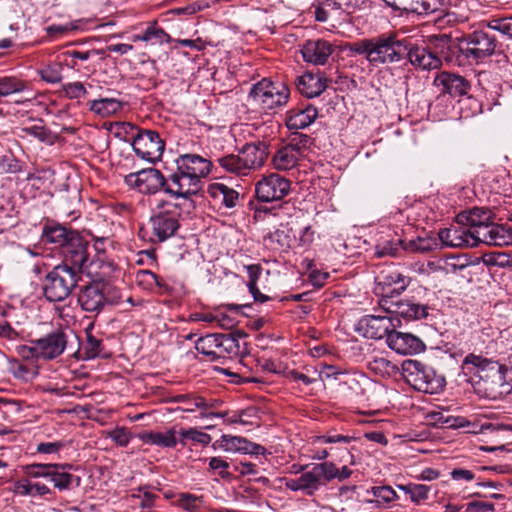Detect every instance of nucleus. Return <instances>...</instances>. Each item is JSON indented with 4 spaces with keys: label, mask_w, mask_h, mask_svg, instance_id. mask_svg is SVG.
Here are the masks:
<instances>
[{
    "label": "nucleus",
    "mask_w": 512,
    "mask_h": 512,
    "mask_svg": "<svg viewBox=\"0 0 512 512\" xmlns=\"http://www.w3.org/2000/svg\"><path fill=\"white\" fill-rule=\"evenodd\" d=\"M176 169L169 173L170 185L179 200L193 201L202 186V179L211 171L212 163L198 154H181L175 159Z\"/></svg>",
    "instance_id": "1"
},
{
    "label": "nucleus",
    "mask_w": 512,
    "mask_h": 512,
    "mask_svg": "<svg viewBox=\"0 0 512 512\" xmlns=\"http://www.w3.org/2000/svg\"><path fill=\"white\" fill-rule=\"evenodd\" d=\"M193 207V201L159 200L149 218L150 241L162 243L173 237L180 228L183 209Z\"/></svg>",
    "instance_id": "2"
},
{
    "label": "nucleus",
    "mask_w": 512,
    "mask_h": 512,
    "mask_svg": "<svg viewBox=\"0 0 512 512\" xmlns=\"http://www.w3.org/2000/svg\"><path fill=\"white\" fill-rule=\"evenodd\" d=\"M460 52L463 66L479 64L486 58L502 52V44L487 28L486 21H482L478 29L460 37Z\"/></svg>",
    "instance_id": "3"
},
{
    "label": "nucleus",
    "mask_w": 512,
    "mask_h": 512,
    "mask_svg": "<svg viewBox=\"0 0 512 512\" xmlns=\"http://www.w3.org/2000/svg\"><path fill=\"white\" fill-rule=\"evenodd\" d=\"M410 284V277L397 271H389L386 275V320L392 328L401 326V318L409 321L412 303L394 301L393 298L402 294Z\"/></svg>",
    "instance_id": "4"
},
{
    "label": "nucleus",
    "mask_w": 512,
    "mask_h": 512,
    "mask_svg": "<svg viewBox=\"0 0 512 512\" xmlns=\"http://www.w3.org/2000/svg\"><path fill=\"white\" fill-rule=\"evenodd\" d=\"M117 288L105 281H92L80 287L78 303L82 310L98 315L107 305L117 304L120 300Z\"/></svg>",
    "instance_id": "5"
},
{
    "label": "nucleus",
    "mask_w": 512,
    "mask_h": 512,
    "mask_svg": "<svg viewBox=\"0 0 512 512\" xmlns=\"http://www.w3.org/2000/svg\"><path fill=\"white\" fill-rule=\"evenodd\" d=\"M289 96L290 91L284 83L264 78L252 85L248 94V102L269 112L286 105Z\"/></svg>",
    "instance_id": "6"
},
{
    "label": "nucleus",
    "mask_w": 512,
    "mask_h": 512,
    "mask_svg": "<svg viewBox=\"0 0 512 512\" xmlns=\"http://www.w3.org/2000/svg\"><path fill=\"white\" fill-rule=\"evenodd\" d=\"M124 182L144 195L163 192L172 199L179 200L175 188L170 185L169 174L165 176L160 170L153 167L126 175Z\"/></svg>",
    "instance_id": "7"
},
{
    "label": "nucleus",
    "mask_w": 512,
    "mask_h": 512,
    "mask_svg": "<svg viewBox=\"0 0 512 512\" xmlns=\"http://www.w3.org/2000/svg\"><path fill=\"white\" fill-rule=\"evenodd\" d=\"M81 280V274L66 265H56L43 282V292L49 302L65 300Z\"/></svg>",
    "instance_id": "8"
},
{
    "label": "nucleus",
    "mask_w": 512,
    "mask_h": 512,
    "mask_svg": "<svg viewBox=\"0 0 512 512\" xmlns=\"http://www.w3.org/2000/svg\"><path fill=\"white\" fill-rule=\"evenodd\" d=\"M402 370L407 381L418 391L437 394L445 387L446 381L444 376L438 374L432 366L420 361H404Z\"/></svg>",
    "instance_id": "9"
},
{
    "label": "nucleus",
    "mask_w": 512,
    "mask_h": 512,
    "mask_svg": "<svg viewBox=\"0 0 512 512\" xmlns=\"http://www.w3.org/2000/svg\"><path fill=\"white\" fill-rule=\"evenodd\" d=\"M512 376V369L493 361L483 373H480V386L488 398L496 399L509 390L508 377Z\"/></svg>",
    "instance_id": "10"
},
{
    "label": "nucleus",
    "mask_w": 512,
    "mask_h": 512,
    "mask_svg": "<svg viewBox=\"0 0 512 512\" xmlns=\"http://www.w3.org/2000/svg\"><path fill=\"white\" fill-rule=\"evenodd\" d=\"M131 145L139 158L151 163L159 160L165 149L164 141L155 130H139Z\"/></svg>",
    "instance_id": "11"
},
{
    "label": "nucleus",
    "mask_w": 512,
    "mask_h": 512,
    "mask_svg": "<svg viewBox=\"0 0 512 512\" xmlns=\"http://www.w3.org/2000/svg\"><path fill=\"white\" fill-rule=\"evenodd\" d=\"M88 246V241L79 232L73 234L70 241L59 252L63 258L60 265H66L68 268L82 274L89 261Z\"/></svg>",
    "instance_id": "12"
},
{
    "label": "nucleus",
    "mask_w": 512,
    "mask_h": 512,
    "mask_svg": "<svg viewBox=\"0 0 512 512\" xmlns=\"http://www.w3.org/2000/svg\"><path fill=\"white\" fill-rule=\"evenodd\" d=\"M290 191V181L279 174H270L255 187L257 199L262 202L281 200Z\"/></svg>",
    "instance_id": "13"
},
{
    "label": "nucleus",
    "mask_w": 512,
    "mask_h": 512,
    "mask_svg": "<svg viewBox=\"0 0 512 512\" xmlns=\"http://www.w3.org/2000/svg\"><path fill=\"white\" fill-rule=\"evenodd\" d=\"M386 344L401 355L418 354L426 349L424 342L419 337L411 333L396 331L394 328L389 331L387 327Z\"/></svg>",
    "instance_id": "14"
},
{
    "label": "nucleus",
    "mask_w": 512,
    "mask_h": 512,
    "mask_svg": "<svg viewBox=\"0 0 512 512\" xmlns=\"http://www.w3.org/2000/svg\"><path fill=\"white\" fill-rule=\"evenodd\" d=\"M430 47L440 60L448 64L463 66L462 53L460 52V37L452 38L450 35L441 34L431 39Z\"/></svg>",
    "instance_id": "15"
},
{
    "label": "nucleus",
    "mask_w": 512,
    "mask_h": 512,
    "mask_svg": "<svg viewBox=\"0 0 512 512\" xmlns=\"http://www.w3.org/2000/svg\"><path fill=\"white\" fill-rule=\"evenodd\" d=\"M38 351L41 352V360L51 361L58 358L65 351L68 344V335L57 328L37 339Z\"/></svg>",
    "instance_id": "16"
},
{
    "label": "nucleus",
    "mask_w": 512,
    "mask_h": 512,
    "mask_svg": "<svg viewBox=\"0 0 512 512\" xmlns=\"http://www.w3.org/2000/svg\"><path fill=\"white\" fill-rule=\"evenodd\" d=\"M441 93L449 94L452 97H461L468 95L471 84L464 77L457 73L442 71L438 73L433 81Z\"/></svg>",
    "instance_id": "17"
},
{
    "label": "nucleus",
    "mask_w": 512,
    "mask_h": 512,
    "mask_svg": "<svg viewBox=\"0 0 512 512\" xmlns=\"http://www.w3.org/2000/svg\"><path fill=\"white\" fill-rule=\"evenodd\" d=\"M333 51L334 46L324 39L307 40L301 48L304 61L313 65H325Z\"/></svg>",
    "instance_id": "18"
},
{
    "label": "nucleus",
    "mask_w": 512,
    "mask_h": 512,
    "mask_svg": "<svg viewBox=\"0 0 512 512\" xmlns=\"http://www.w3.org/2000/svg\"><path fill=\"white\" fill-rule=\"evenodd\" d=\"M439 239L447 247H476L477 239L465 225L458 224L450 228L440 230Z\"/></svg>",
    "instance_id": "19"
},
{
    "label": "nucleus",
    "mask_w": 512,
    "mask_h": 512,
    "mask_svg": "<svg viewBox=\"0 0 512 512\" xmlns=\"http://www.w3.org/2000/svg\"><path fill=\"white\" fill-rule=\"evenodd\" d=\"M48 480L53 483L55 489L60 492L78 488L81 485V477L70 473L74 469L72 464L53 463Z\"/></svg>",
    "instance_id": "20"
},
{
    "label": "nucleus",
    "mask_w": 512,
    "mask_h": 512,
    "mask_svg": "<svg viewBox=\"0 0 512 512\" xmlns=\"http://www.w3.org/2000/svg\"><path fill=\"white\" fill-rule=\"evenodd\" d=\"M216 445L228 452H240L250 455H264L266 452L265 447L262 445L253 443L241 436L222 435L213 446L216 447Z\"/></svg>",
    "instance_id": "21"
},
{
    "label": "nucleus",
    "mask_w": 512,
    "mask_h": 512,
    "mask_svg": "<svg viewBox=\"0 0 512 512\" xmlns=\"http://www.w3.org/2000/svg\"><path fill=\"white\" fill-rule=\"evenodd\" d=\"M491 219V210L481 207L462 211L456 216L457 224L465 225L474 236H477V231H482L483 227H487L492 222Z\"/></svg>",
    "instance_id": "22"
},
{
    "label": "nucleus",
    "mask_w": 512,
    "mask_h": 512,
    "mask_svg": "<svg viewBox=\"0 0 512 512\" xmlns=\"http://www.w3.org/2000/svg\"><path fill=\"white\" fill-rule=\"evenodd\" d=\"M477 246L484 243L491 246H506L512 243V232L503 225L491 222L482 231H477Z\"/></svg>",
    "instance_id": "23"
},
{
    "label": "nucleus",
    "mask_w": 512,
    "mask_h": 512,
    "mask_svg": "<svg viewBox=\"0 0 512 512\" xmlns=\"http://www.w3.org/2000/svg\"><path fill=\"white\" fill-rule=\"evenodd\" d=\"M270 145L266 141H257L245 144L240 150L244 166L247 170L261 167L266 161L270 151Z\"/></svg>",
    "instance_id": "24"
},
{
    "label": "nucleus",
    "mask_w": 512,
    "mask_h": 512,
    "mask_svg": "<svg viewBox=\"0 0 512 512\" xmlns=\"http://www.w3.org/2000/svg\"><path fill=\"white\" fill-rule=\"evenodd\" d=\"M78 231L63 226L58 223L45 224L42 230L41 240L45 244H52L54 249H58L59 252L66 246V243L70 241L73 234Z\"/></svg>",
    "instance_id": "25"
},
{
    "label": "nucleus",
    "mask_w": 512,
    "mask_h": 512,
    "mask_svg": "<svg viewBox=\"0 0 512 512\" xmlns=\"http://www.w3.org/2000/svg\"><path fill=\"white\" fill-rule=\"evenodd\" d=\"M295 84L302 95L313 98L327 88V79L320 73L306 72L297 77Z\"/></svg>",
    "instance_id": "26"
},
{
    "label": "nucleus",
    "mask_w": 512,
    "mask_h": 512,
    "mask_svg": "<svg viewBox=\"0 0 512 512\" xmlns=\"http://www.w3.org/2000/svg\"><path fill=\"white\" fill-rule=\"evenodd\" d=\"M431 248L432 241L426 238H417L409 243H404L400 237L386 241V255L393 257H399L407 250L426 253Z\"/></svg>",
    "instance_id": "27"
},
{
    "label": "nucleus",
    "mask_w": 512,
    "mask_h": 512,
    "mask_svg": "<svg viewBox=\"0 0 512 512\" xmlns=\"http://www.w3.org/2000/svg\"><path fill=\"white\" fill-rule=\"evenodd\" d=\"M208 194L219 209H232L239 204V192L223 183L210 184Z\"/></svg>",
    "instance_id": "28"
},
{
    "label": "nucleus",
    "mask_w": 512,
    "mask_h": 512,
    "mask_svg": "<svg viewBox=\"0 0 512 512\" xmlns=\"http://www.w3.org/2000/svg\"><path fill=\"white\" fill-rule=\"evenodd\" d=\"M317 116V108L312 105L293 108L287 112L285 123L289 130L305 129L316 120Z\"/></svg>",
    "instance_id": "29"
},
{
    "label": "nucleus",
    "mask_w": 512,
    "mask_h": 512,
    "mask_svg": "<svg viewBox=\"0 0 512 512\" xmlns=\"http://www.w3.org/2000/svg\"><path fill=\"white\" fill-rule=\"evenodd\" d=\"M246 336L245 332L221 334L219 333L217 348L215 349V361L220 358H232L241 353L239 338Z\"/></svg>",
    "instance_id": "30"
},
{
    "label": "nucleus",
    "mask_w": 512,
    "mask_h": 512,
    "mask_svg": "<svg viewBox=\"0 0 512 512\" xmlns=\"http://www.w3.org/2000/svg\"><path fill=\"white\" fill-rule=\"evenodd\" d=\"M409 62L423 71L436 70L442 66L440 56L433 53L430 47H412Z\"/></svg>",
    "instance_id": "31"
},
{
    "label": "nucleus",
    "mask_w": 512,
    "mask_h": 512,
    "mask_svg": "<svg viewBox=\"0 0 512 512\" xmlns=\"http://www.w3.org/2000/svg\"><path fill=\"white\" fill-rule=\"evenodd\" d=\"M411 43L406 38L398 39L396 35L386 36V59L394 63H407L411 54Z\"/></svg>",
    "instance_id": "32"
},
{
    "label": "nucleus",
    "mask_w": 512,
    "mask_h": 512,
    "mask_svg": "<svg viewBox=\"0 0 512 512\" xmlns=\"http://www.w3.org/2000/svg\"><path fill=\"white\" fill-rule=\"evenodd\" d=\"M384 317L365 315L355 325V331L365 338L381 340L384 337Z\"/></svg>",
    "instance_id": "33"
},
{
    "label": "nucleus",
    "mask_w": 512,
    "mask_h": 512,
    "mask_svg": "<svg viewBox=\"0 0 512 512\" xmlns=\"http://www.w3.org/2000/svg\"><path fill=\"white\" fill-rule=\"evenodd\" d=\"M28 93L33 98L29 83L13 76L0 77V99L16 94Z\"/></svg>",
    "instance_id": "34"
},
{
    "label": "nucleus",
    "mask_w": 512,
    "mask_h": 512,
    "mask_svg": "<svg viewBox=\"0 0 512 512\" xmlns=\"http://www.w3.org/2000/svg\"><path fill=\"white\" fill-rule=\"evenodd\" d=\"M140 439L150 445H156L163 448H174L179 440L176 438L175 429L166 432H144L140 435Z\"/></svg>",
    "instance_id": "35"
},
{
    "label": "nucleus",
    "mask_w": 512,
    "mask_h": 512,
    "mask_svg": "<svg viewBox=\"0 0 512 512\" xmlns=\"http://www.w3.org/2000/svg\"><path fill=\"white\" fill-rule=\"evenodd\" d=\"M432 423L439 428H465L470 425V421L462 416H449L443 412H432L429 414Z\"/></svg>",
    "instance_id": "36"
},
{
    "label": "nucleus",
    "mask_w": 512,
    "mask_h": 512,
    "mask_svg": "<svg viewBox=\"0 0 512 512\" xmlns=\"http://www.w3.org/2000/svg\"><path fill=\"white\" fill-rule=\"evenodd\" d=\"M365 58L371 66L378 67L384 63V35L375 38H369Z\"/></svg>",
    "instance_id": "37"
},
{
    "label": "nucleus",
    "mask_w": 512,
    "mask_h": 512,
    "mask_svg": "<svg viewBox=\"0 0 512 512\" xmlns=\"http://www.w3.org/2000/svg\"><path fill=\"white\" fill-rule=\"evenodd\" d=\"M296 152L292 147L286 145L277 150L273 156V164L279 170H288L293 168L297 162Z\"/></svg>",
    "instance_id": "38"
},
{
    "label": "nucleus",
    "mask_w": 512,
    "mask_h": 512,
    "mask_svg": "<svg viewBox=\"0 0 512 512\" xmlns=\"http://www.w3.org/2000/svg\"><path fill=\"white\" fill-rule=\"evenodd\" d=\"M121 107V102L115 98H100L90 103V110L102 117L118 112Z\"/></svg>",
    "instance_id": "39"
},
{
    "label": "nucleus",
    "mask_w": 512,
    "mask_h": 512,
    "mask_svg": "<svg viewBox=\"0 0 512 512\" xmlns=\"http://www.w3.org/2000/svg\"><path fill=\"white\" fill-rule=\"evenodd\" d=\"M216 161L226 172L237 175H246L249 172L246 166H244V161L240 153L237 155L229 154L219 157Z\"/></svg>",
    "instance_id": "40"
},
{
    "label": "nucleus",
    "mask_w": 512,
    "mask_h": 512,
    "mask_svg": "<svg viewBox=\"0 0 512 512\" xmlns=\"http://www.w3.org/2000/svg\"><path fill=\"white\" fill-rule=\"evenodd\" d=\"M135 40L149 42L153 45L168 43L170 36L164 29L158 27L155 23L149 25L141 35L135 36Z\"/></svg>",
    "instance_id": "41"
},
{
    "label": "nucleus",
    "mask_w": 512,
    "mask_h": 512,
    "mask_svg": "<svg viewBox=\"0 0 512 512\" xmlns=\"http://www.w3.org/2000/svg\"><path fill=\"white\" fill-rule=\"evenodd\" d=\"M219 333L208 334L200 337L195 343V349L205 355L210 361H215V349L217 348Z\"/></svg>",
    "instance_id": "42"
},
{
    "label": "nucleus",
    "mask_w": 512,
    "mask_h": 512,
    "mask_svg": "<svg viewBox=\"0 0 512 512\" xmlns=\"http://www.w3.org/2000/svg\"><path fill=\"white\" fill-rule=\"evenodd\" d=\"M93 324H90L86 328V342L84 344V353L86 355V359H94L98 357L103 349L102 340L96 338L92 334Z\"/></svg>",
    "instance_id": "43"
},
{
    "label": "nucleus",
    "mask_w": 512,
    "mask_h": 512,
    "mask_svg": "<svg viewBox=\"0 0 512 512\" xmlns=\"http://www.w3.org/2000/svg\"><path fill=\"white\" fill-rule=\"evenodd\" d=\"M312 468L316 478H318V483L320 486L326 482L336 479V476L338 475V468L332 462L314 464Z\"/></svg>",
    "instance_id": "44"
},
{
    "label": "nucleus",
    "mask_w": 512,
    "mask_h": 512,
    "mask_svg": "<svg viewBox=\"0 0 512 512\" xmlns=\"http://www.w3.org/2000/svg\"><path fill=\"white\" fill-rule=\"evenodd\" d=\"M179 435L181 437L179 439V443L182 446L186 445V440L199 443L203 446L209 445L212 440L209 434L202 432L196 428L181 429Z\"/></svg>",
    "instance_id": "45"
},
{
    "label": "nucleus",
    "mask_w": 512,
    "mask_h": 512,
    "mask_svg": "<svg viewBox=\"0 0 512 512\" xmlns=\"http://www.w3.org/2000/svg\"><path fill=\"white\" fill-rule=\"evenodd\" d=\"M486 26L492 32L497 31L512 39V16L491 17L486 20Z\"/></svg>",
    "instance_id": "46"
},
{
    "label": "nucleus",
    "mask_w": 512,
    "mask_h": 512,
    "mask_svg": "<svg viewBox=\"0 0 512 512\" xmlns=\"http://www.w3.org/2000/svg\"><path fill=\"white\" fill-rule=\"evenodd\" d=\"M492 362V360L471 353L464 358L462 362V369L467 370L470 373L473 372V369H476V373L480 377V373H483L488 367V364H491Z\"/></svg>",
    "instance_id": "47"
},
{
    "label": "nucleus",
    "mask_w": 512,
    "mask_h": 512,
    "mask_svg": "<svg viewBox=\"0 0 512 512\" xmlns=\"http://www.w3.org/2000/svg\"><path fill=\"white\" fill-rule=\"evenodd\" d=\"M234 464L228 462L222 457H212L209 459V468L222 479H229L232 473L229 471Z\"/></svg>",
    "instance_id": "48"
},
{
    "label": "nucleus",
    "mask_w": 512,
    "mask_h": 512,
    "mask_svg": "<svg viewBox=\"0 0 512 512\" xmlns=\"http://www.w3.org/2000/svg\"><path fill=\"white\" fill-rule=\"evenodd\" d=\"M298 478L300 481V486L302 487V491L305 492V494L308 496H312L320 487L318 478H316L313 468L303 473Z\"/></svg>",
    "instance_id": "49"
},
{
    "label": "nucleus",
    "mask_w": 512,
    "mask_h": 512,
    "mask_svg": "<svg viewBox=\"0 0 512 512\" xmlns=\"http://www.w3.org/2000/svg\"><path fill=\"white\" fill-rule=\"evenodd\" d=\"M64 58L69 59H77L80 61H88L94 56H101V58H104V51L98 50V49H91V50H78V49H67L66 51L62 52L61 54Z\"/></svg>",
    "instance_id": "50"
},
{
    "label": "nucleus",
    "mask_w": 512,
    "mask_h": 512,
    "mask_svg": "<svg viewBox=\"0 0 512 512\" xmlns=\"http://www.w3.org/2000/svg\"><path fill=\"white\" fill-rule=\"evenodd\" d=\"M400 488L405 490V492L409 493L412 501L419 502L421 500H425L428 498V494L432 489V486L411 483L408 484L406 487L400 486Z\"/></svg>",
    "instance_id": "51"
},
{
    "label": "nucleus",
    "mask_w": 512,
    "mask_h": 512,
    "mask_svg": "<svg viewBox=\"0 0 512 512\" xmlns=\"http://www.w3.org/2000/svg\"><path fill=\"white\" fill-rule=\"evenodd\" d=\"M178 505L188 512H198L202 500L200 497L190 493H180L177 499Z\"/></svg>",
    "instance_id": "52"
},
{
    "label": "nucleus",
    "mask_w": 512,
    "mask_h": 512,
    "mask_svg": "<svg viewBox=\"0 0 512 512\" xmlns=\"http://www.w3.org/2000/svg\"><path fill=\"white\" fill-rule=\"evenodd\" d=\"M21 170L20 161L12 154H5L0 157V174H16Z\"/></svg>",
    "instance_id": "53"
},
{
    "label": "nucleus",
    "mask_w": 512,
    "mask_h": 512,
    "mask_svg": "<svg viewBox=\"0 0 512 512\" xmlns=\"http://www.w3.org/2000/svg\"><path fill=\"white\" fill-rule=\"evenodd\" d=\"M294 236L290 234L289 229H276L269 234L271 242H276L280 248L286 249L292 246Z\"/></svg>",
    "instance_id": "54"
},
{
    "label": "nucleus",
    "mask_w": 512,
    "mask_h": 512,
    "mask_svg": "<svg viewBox=\"0 0 512 512\" xmlns=\"http://www.w3.org/2000/svg\"><path fill=\"white\" fill-rule=\"evenodd\" d=\"M53 463L42 464V463H34L30 465H26L24 467L25 473L31 478H46L48 479L50 469H52Z\"/></svg>",
    "instance_id": "55"
},
{
    "label": "nucleus",
    "mask_w": 512,
    "mask_h": 512,
    "mask_svg": "<svg viewBox=\"0 0 512 512\" xmlns=\"http://www.w3.org/2000/svg\"><path fill=\"white\" fill-rule=\"evenodd\" d=\"M40 77L47 83L57 84L62 80L60 66H47L39 71Z\"/></svg>",
    "instance_id": "56"
},
{
    "label": "nucleus",
    "mask_w": 512,
    "mask_h": 512,
    "mask_svg": "<svg viewBox=\"0 0 512 512\" xmlns=\"http://www.w3.org/2000/svg\"><path fill=\"white\" fill-rule=\"evenodd\" d=\"M37 339L30 340L29 346H21L19 354L26 360H41V352L38 351Z\"/></svg>",
    "instance_id": "57"
},
{
    "label": "nucleus",
    "mask_w": 512,
    "mask_h": 512,
    "mask_svg": "<svg viewBox=\"0 0 512 512\" xmlns=\"http://www.w3.org/2000/svg\"><path fill=\"white\" fill-rule=\"evenodd\" d=\"M440 3L438 0H416L414 10L419 14H431L439 9Z\"/></svg>",
    "instance_id": "58"
},
{
    "label": "nucleus",
    "mask_w": 512,
    "mask_h": 512,
    "mask_svg": "<svg viewBox=\"0 0 512 512\" xmlns=\"http://www.w3.org/2000/svg\"><path fill=\"white\" fill-rule=\"evenodd\" d=\"M109 437L121 447L127 446L131 440L130 432L124 427L111 431Z\"/></svg>",
    "instance_id": "59"
},
{
    "label": "nucleus",
    "mask_w": 512,
    "mask_h": 512,
    "mask_svg": "<svg viewBox=\"0 0 512 512\" xmlns=\"http://www.w3.org/2000/svg\"><path fill=\"white\" fill-rule=\"evenodd\" d=\"M66 95L71 99H79L87 94V90L81 82L68 83L64 86Z\"/></svg>",
    "instance_id": "60"
},
{
    "label": "nucleus",
    "mask_w": 512,
    "mask_h": 512,
    "mask_svg": "<svg viewBox=\"0 0 512 512\" xmlns=\"http://www.w3.org/2000/svg\"><path fill=\"white\" fill-rule=\"evenodd\" d=\"M353 440V437L342 435V434H326L322 436H318L316 438L317 442L320 443H345L348 444Z\"/></svg>",
    "instance_id": "61"
},
{
    "label": "nucleus",
    "mask_w": 512,
    "mask_h": 512,
    "mask_svg": "<svg viewBox=\"0 0 512 512\" xmlns=\"http://www.w3.org/2000/svg\"><path fill=\"white\" fill-rule=\"evenodd\" d=\"M156 276L157 275L150 270H140L138 271L136 278L139 283L144 284L147 288L153 290Z\"/></svg>",
    "instance_id": "62"
},
{
    "label": "nucleus",
    "mask_w": 512,
    "mask_h": 512,
    "mask_svg": "<svg viewBox=\"0 0 512 512\" xmlns=\"http://www.w3.org/2000/svg\"><path fill=\"white\" fill-rule=\"evenodd\" d=\"M494 504L491 502L473 501L466 505L465 512H486L493 511Z\"/></svg>",
    "instance_id": "63"
},
{
    "label": "nucleus",
    "mask_w": 512,
    "mask_h": 512,
    "mask_svg": "<svg viewBox=\"0 0 512 512\" xmlns=\"http://www.w3.org/2000/svg\"><path fill=\"white\" fill-rule=\"evenodd\" d=\"M369 39H362L353 43H348L346 45V50H348L351 54L355 55H363L367 52Z\"/></svg>",
    "instance_id": "64"
}]
</instances>
